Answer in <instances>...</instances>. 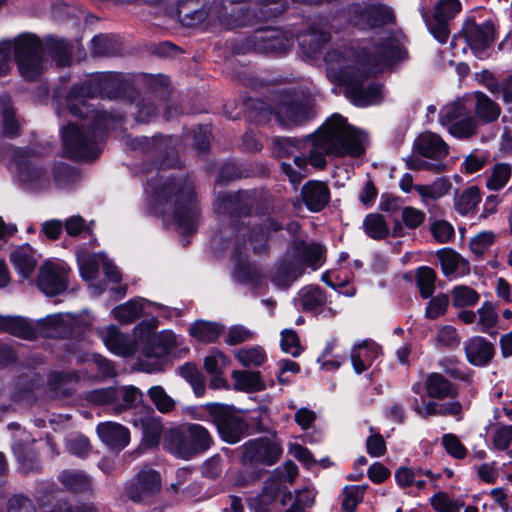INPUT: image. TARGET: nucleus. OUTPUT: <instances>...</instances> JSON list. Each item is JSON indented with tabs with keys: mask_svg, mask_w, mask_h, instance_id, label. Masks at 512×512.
<instances>
[{
	"mask_svg": "<svg viewBox=\"0 0 512 512\" xmlns=\"http://www.w3.org/2000/svg\"><path fill=\"white\" fill-rule=\"evenodd\" d=\"M242 459L246 463L274 464L282 454L280 444L270 438L250 440L242 447Z\"/></svg>",
	"mask_w": 512,
	"mask_h": 512,
	"instance_id": "obj_14",
	"label": "nucleus"
},
{
	"mask_svg": "<svg viewBox=\"0 0 512 512\" xmlns=\"http://www.w3.org/2000/svg\"><path fill=\"white\" fill-rule=\"evenodd\" d=\"M413 152L433 161H443L449 153V147L439 135L425 132L415 139Z\"/></svg>",
	"mask_w": 512,
	"mask_h": 512,
	"instance_id": "obj_21",
	"label": "nucleus"
},
{
	"mask_svg": "<svg viewBox=\"0 0 512 512\" xmlns=\"http://www.w3.org/2000/svg\"><path fill=\"white\" fill-rule=\"evenodd\" d=\"M18 180L28 189L36 190L48 185V175L40 158L29 149H17L12 160Z\"/></svg>",
	"mask_w": 512,
	"mask_h": 512,
	"instance_id": "obj_9",
	"label": "nucleus"
},
{
	"mask_svg": "<svg viewBox=\"0 0 512 512\" xmlns=\"http://www.w3.org/2000/svg\"><path fill=\"white\" fill-rule=\"evenodd\" d=\"M252 204V193L243 191L235 195L219 194L214 203V209L220 214L231 212L233 209L237 214H246L248 206Z\"/></svg>",
	"mask_w": 512,
	"mask_h": 512,
	"instance_id": "obj_28",
	"label": "nucleus"
},
{
	"mask_svg": "<svg viewBox=\"0 0 512 512\" xmlns=\"http://www.w3.org/2000/svg\"><path fill=\"white\" fill-rule=\"evenodd\" d=\"M234 356L245 367H259L267 359L264 349L259 346L236 350Z\"/></svg>",
	"mask_w": 512,
	"mask_h": 512,
	"instance_id": "obj_47",
	"label": "nucleus"
},
{
	"mask_svg": "<svg viewBox=\"0 0 512 512\" xmlns=\"http://www.w3.org/2000/svg\"><path fill=\"white\" fill-rule=\"evenodd\" d=\"M0 107L3 120L2 134L13 136L18 131L19 123L10 107V97L8 95L0 96Z\"/></svg>",
	"mask_w": 512,
	"mask_h": 512,
	"instance_id": "obj_50",
	"label": "nucleus"
},
{
	"mask_svg": "<svg viewBox=\"0 0 512 512\" xmlns=\"http://www.w3.org/2000/svg\"><path fill=\"white\" fill-rule=\"evenodd\" d=\"M366 134L349 125L340 114H334L326 120L321 128L305 140L309 157L295 156L293 164L281 163V171L290 182L297 185L307 176L308 162L316 168H324L326 155L335 157H360L366 149Z\"/></svg>",
	"mask_w": 512,
	"mask_h": 512,
	"instance_id": "obj_2",
	"label": "nucleus"
},
{
	"mask_svg": "<svg viewBox=\"0 0 512 512\" xmlns=\"http://www.w3.org/2000/svg\"><path fill=\"white\" fill-rule=\"evenodd\" d=\"M354 24L362 30L373 29L394 22V11L383 3L354 4L350 8Z\"/></svg>",
	"mask_w": 512,
	"mask_h": 512,
	"instance_id": "obj_13",
	"label": "nucleus"
},
{
	"mask_svg": "<svg viewBox=\"0 0 512 512\" xmlns=\"http://www.w3.org/2000/svg\"><path fill=\"white\" fill-rule=\"evenodd\" d=\"M302 200L312 212L321 211L329 202L328 187L319 181L307 182L301 190Z\"/></svg>",
	"mask_w": 512,
	"mask_h": 512,
	"instance_id": "obj_27",
	"label": "nucleus"
},
{
	"mask_svg": "<svg viewBox=\"0 0 512 512\" xmlns=\"http://www.w3.org/2000/svg\"><path fill=\"white\" fill-rule=\"evenodd\" d=\"M156 328L155 319L142 321L134 328L135 337L146 344L142 354L148 359L158 358L177 345V336L173 331L164 330L154 335Z\"/></svg>",
	"mask_w": 512,
	"mask_h": 512,
	"instance_id": "obj_10",
	"label": "nucleus"
},
{
	"mask_svg": "<svg viewBox=\"0 0 512 512\" xmlns=\"http://www.w3.org/2000/svg\"><path fill=\"white\" fill-rule=\"evenodd\" d=\"M365 233L376 240L383 239L389 234V227L384 217L377 213L368 214L363 221Z\"/></svg>",
	"mask_w": 512,
	"mask_h": 512,
	"instance_id": "obj_42",
	"label": "nucleus"
},
{
	"mask_svg": "<svg viewBox=\"0 0 512 512\" xmlns=\"http://www.w3.org/2000/svg\"><path fill=\"white\" fill-rule=\"evenodd\" d=\"M47 327L46 334L51 337H62L70 332L71 316L69 314L49 315L43 320Z\"/></svg>",
	"mask_w": 512,
	"mask_h": 512,
	"instance_id": "obj_43",
	"label": "nucleus"
},
{
	"mask_svg": "<svg viewBox=\"0 0 512 512\" xmlns=\"http://www.w3.org/2000/svg\"><path fill=\"white\" fill-rule=\"evenodd\" d=\"M220 437L227 443L239 442L247 429L246 422L229 410H221L215 416Z\"/></svg>",
	"mask_w": 512,
	"mask_h": 512,
	"instance_id": "obj_18",
	"label": "nucleus"
},
{
	"mask_svg": "<svg viewBox=\"0 0 512 512\" xmlns=\"http://www.w3.org/2000/svg\"><path fill=\"white\" fill-rule=\"evenodd\" d=\"M275 114L283 125H299L308 119L309 109L293 96L285 95L278 103Z\"/></svg>",
	"mask_w": 512,
	"mask_h": 512,
	"instance_id": "obj_23",
	"label": "nucleus"
},
{
	"mask_svg": "<svg viewBox=\"0 0 512 512\" xmlns=\"http://www.w3.org/2000/svg\"><path fill=\"white\" fill-rule=\"evenodd\" d=\"M213 438L200 424H188L183 429H171L165 435L167 450L177 458L188 460L210 449Z\"/></svg>",
	"mask_w": 512,
	"mask_h": 512,
	"instance_id": "obj_6",
	"label": "nucleus"
},
{
	"mask_svg": "<svg viewBox=\"0 0 512 512\" xmlns=\"http://www.w3.org/2000/svg\"><path fill=\"white\" fill-rule=\"evenodd\" d=\"M451 189L452 183L446 177H438L430 184H419L414 187L425 205L445 197Z\"/></svg>",
	"mask_w": 512,
	"mask_h": 512,
	"instance_id": "obj_31",
	"label": "nucleus"
},
{
	"mask_svg": "<svg viewBox=\"0 0 512 512\" xmlns=\"http://www.w3.org/2000/svg\"><path fill=\"white\" fill-rule=\"evenodd\" d=\"M448 305L449 297L443 293L438 294L429 301L425 315L429 319H436L446 313Z\"/></svg>",
	"mask_w": 512,
	"mask_h": 512,
	"instance_id": "obj_64",
	"label": "nucleus"
},
{
	"mask_svg": "<svg viewBox=\"0 0 512 512\" xmlns=\"http://www.w3.org/2000/svg\"><path fill=\"white\" fill-rule=\"evenodd\" d=\"M255 39L263 43L259 45V49L265 52L282 53L292 46V39L284 37L279 31L260 32Z\"/></svg>",
	"mask_w": 512,
	"mask_h": 512,
	"instance_id": "obj_34",
	"label": "nucleus"
},
{
	"mask_svg": "<svg viewBox=\"0 0 512 512\" xmlns=\"http://www.w3.org/2000/svg\"><path fill=\"white\" fill-rule=\"evenodd\" d=\"M481 201L480 191L476 186H471L455 198V208L466 215L471 212Z\"/></svg>",
	"mask_w": 512,
	"mask_h": 512,
	"instance_id": "obj_46",
	"label": "nucleus"
},
{
	"mask_svg": "<svg viewBox=\"0 0 512 512\" xmlns=\"http://www.w3.org/2000/svg\"><path fill=\"white\" fill-rule=\"evenodd\" d=\"M87 400L94 404L113 405L114 407L117 402V390L113 387L96 389L88 393Z\"/></svg>",
	"mask_w": 512,
	"mask_h": 512,
	"instance_id": "obj_62",
	"label": "nucleus"
},
{
	"mask_svg": "<svg viewBox=\"0 0 512 512\" xmlns=\"http://www.w3.org/2000/svg\"><path fill=\"white\" fill-rule=\"evenodd\" d=\"M478 330L489 335L495 334V328L498 323V313L495 306L491 302H484L477 310Z\"/></svg>",
	"mask_w": 512,
	"mask_h": 512,
	"instance_id": "obj_40",
	"label": "nucleus"
},
{
	"mask_svg": "<svg viewBox=\"0 0 512 512\" xmlns=\"http://www.w3.org/2000/svg\"><path fill=\"white\" fill-rule=\"evenodd\" d=\"M380 347L370 341H363L355 345L351 352V362L354 371L360 374L367 370L372 363L378 358Z\"/></svg>",
	"mask_w": 512,
	"mask_h": 512,
	"instance_id": "obj_29",
	"label": "nucleus"
},
{
	"mask_svg": "<svg viewBox=\"0 0 512 512\" xmlns=\"http://www.w3.org/2000/svg\"><path fill=\"white\" fill-rule=\"evenodd\" d=\"M486 87L491 93L501 96L504 103H512V75L502 79H490L486 82Z\"/></svg>",
	"mask_w": 512,
	"mask_h": 512,
	"instance_id": "obj_54",
	"label": "nucleus"
},
{
	"mask_svg": "<svg viewBox=\"0 0 512 512\" xmlns=\"http://www.w3.org/2000/svg\"><path fill=\"white\" fill-rule=\"evenodd\" d=\"M39 258L40 255L28 244L18 246L10 254V261L14 269L24 279L32 276Z\"/></svg>",
	"mask_w": 512,
	"mask_h": 512,
	"instance_id": "obj_26",
	"label": "nucleus"
},
{
	"mask_svg": "<svg viewBox=\"0 0 512 512\" xmlns=\"http://www.w3.org/2000/svg\"><path fill=\"white\" fill-rule=\"evenodd\" d=\"M464 36L474 54L482 58L494 39V28L490 22L481 25L467 23L464 27Z\"/></svg>",
	"mask_w": 512,
	"mask_h": 512,
	"instance_id": "obj_22",
	"label": "nucleus"
},
{
	"mask_svg": "<svg viewBox=\"0 0 512 512\" xmlns=\"http://www.w3.org/2000/svg\"><path fill=\"white\" fill-rule=\"evenodd\" d=\"M436 273L430 267H420L416 272V285L422 298L427 299L434 293Z\"/></svg>",
	"mask_w": 512,
	"mask_h": 512,
	"instance_id": "obj_48",
	"label": "nucleus"
},
{
	"mask_svg": "<svg viewBox=\"0 0 512 512\" xmlns=\"http://www.w3.org/2000/svg\"><path fill=\"white\" fill-rule=\"evenodd\" d=\"M117 42L112 36L97 35L91 40V52L95 56H109L117 51Z\"/></svg>",
	"mask_w": 512,
	"mask_h": 512,
	"instance_id": "obj_57",
	"label": "nucleus"
},
{
	"mask_svg": "<svg viewBox=\"0 0 512 512\" xmlns=\"http://www.w3.org/2000/svg\"><path fill=\"white\" fill-rule=\"evenodd\" d=\"M145 304H150V302L143 298H135L122 305L116 306L112 310V313L119 322L129 324L141 316Z\"/></svg>",
	"mask_w": 512,
	"mask_h": 512,
	"instance_id": "obj_33",
	"label": "nucleus"
},
{
	"mask_svg": "<svg viewBox=\"0 0 512 512\" xmlns=\"http://www.w3.org/2000/svg\"><path fill=\"white\" fill-rule=\"evenodd\" d=\"M439 122L458 140H469L479 133V120L470 115L459 101L449 103L440 110Z\"/></svg>",
	"mask_w": 512,
	"mask_h": 512,
	"instance_id": "obj_7",
	"label": "nucleus"
},
{
	"mask_svg": "<svg viewBox=\"0 0 512 512\" xmlns=\"http://www.w3.org/2000/svg\"><path fill=\"white\" fill-rule=\"evenodd\" d=\"M405 163L408 169L420 171L426 170L434 173H441L447 169L443 161H428L422 159L417 153H413L405 158Z\"/></svg>",
	"mask_w": 512,
	"mask_h": 512,
	"instance_id": "obj_51",
	"label": "nucleus"
},
{
	"mask_svg": "<svg viewBox=\"0 0 512 512\" xmlns=\"http://www.w3.org/2000/svg\"><path fill=\"white\" fill-rule=\"evenodd\" d=\"M329 39V34L317 27L309 28L298 37L300 49L308 58L316 57Z\"/></svg>",
	"mask_w": 512,
	"mask_h": 512,
	"instance_id": "obj_30",
	"label": "nucleus"
},
{
	"mask_svg": "<svg viewBox=\"0 0 512 512\" xmlns=\"http://www.w3.org/2000/svg\"><path fill=\"white\" fill-rule=\"evenodd\" d=\"M405 53L393 37L366 48L361 56L350 49H331L324 57L326 74L331 81L346 87V97L354 105L378 104L382 99L381 86L372 77L403 59Z\"/></svg>",
	"mask_w": 512,
	"mask_h": 512,
	"instance_id": "obj_1",
	"label": "nucleus"
},
{
	"mask_svg": "<svg viewBox=\"0 0 512 512\" xmlns=\"http://www.w3.org/2000/svg\"><path fill=\"white\" fill-rule=\"evenodd\" d=\"M254 332L243 325H233L228 328L225 342L229 345H238L253 338Z\"/></svg>",
	"mask_w": 512,
	"mask_h": 512,
	"instance_id": "obj_63",
	"label": "nucleus"
},
{
	"mask_svg": "<svg viewBox=\"0 0 512 512\" xmlns=\"http://www.w3.org/2000/svg\"><path fill=\"white\" fill-rule=\"evenodd\" d=\"M238 233L237 239L233 242H229L231 257L234 261L232 277L239 284L259 288L263 283V276L255 265L246 261V248L239 243V237L246 236V229H240Z\"/></svg>",
	"mask_w": 512,
	"mask_h": 512,
	"instance_id": "obj_11",
	"label": "nucleus"
},
{
	"mask_svg": "<svg viewBox=\"0 0 512 512\" xmlns=\"http://www.w3.org/2000/svg\"><path fill=\"white\" fill-rule=\"evenodd\" d=\"M96 431L101 441L112 450H122L130 442L129 430L116 422H102Z\"/></svg>",
	"mask_w": 512,
	"mask_h": 512,
	"instance_id": "obj_25",
	"label": "nucleus"
},
{
	"mask_svg": "<svg viewBox=\"0 0 512 512\" xmlns=\"http://www.w3.org/2000/svg\"><path fill=\"white\" fill-rule=\"evenodd\" d=\"M230 364V359L223 352L213 350L204 359V367L208 374H222L224 368Z\"/></svg>",
	"mask_w": 512,
	"mask_h": 512,
	"instance_id": "obj_59",
	"label": "nucleus"
},
{
	"mask_svg": "<svg viewBox=\"0 0 512 512\" xmlns=\"http://www.w3.org/2000/svg\"><path fill=\"white\" fill-rule=\"evenodd\" d=\"M468 362L474 366L488 365L495 355L494 344L481 336H474L464 344Z\"/></svg>",
	"mask_w": 512,
	"mask_h": 512,
	"instance_id": "obj_24",
	"label": "nucleus"
},
{
	"mask_svg": "<svg viewBox=\"0 0 512 512\" xmlns=\"http://www.w3.org/2000/svg\"><path fill=\"white\" fill-rule=\"evenodd\" d=\"M14 58L21 76L25 79L38 77L48 65L45 54H49L58 66H67L71 61L72 46L58 38L41 40L33 33H21L11 40Z\"/></svg>",
	"mask_w": 512,
	"mask_h": 512,
	"instance_id": "obj_4",
	"label": "nucleus"
},
{
	"mask_svg": "<svg viewBox=\"0 0 512 512\" xmlns=\"http://www.w3.org/2000/svg\"><path fill=\"white\" fill-rule=\"evenodd\" d=\"M280 344L282 351L290 354L293 357H298L302 352L299 337L294 330H283L281 333Z\"/></svg>",
	"mask_w": 512,
	"mask_h": 512,
	"instance_id": "obj_61",
	"label": "nucleus"
},
{
	"mask_svg": "<svg viewBox=\"0 0 512 512\" xmlns=\"http://www.w3.org/2000/svg\"><path fill=\"white\" fill-rule=\"evenodd\" d=\"M293 254L288 251L282 259L272 268L270 272V281L278 288H288L296 281L302 273V265L295 262Z\"/></svg>",
	"mask_w": 512,
	"mask_h": 512,
	"instance_id": "obj_19",
	"label": "nucleus"
},
{
	"mask_svg": "<svg viewBox=\"0 0 512 512\" xmlns=\"http://www.w3.org/2000/svg\"><path fill=\"white\" fill-rule=\"evenodd\" d=\"M475 97L476 102L474 109L478 120L484 123L496 121L501 114L500 106L482 92L475 93Z\"/></svg>",
	"mask_w": 512,
	"mask_h": 512,
	"instance_id": "obj_36",
	"label": "nucleus"
},
{
	"mask_svg": "<svg viewBox=\"0 0 512 512\" xmlns=\"http://www.w3.org/2000/svg\"><path fill=\"white\" fill-rule=\"evenodd\" d=\"M426 390L430 397L443 399L454 397L456 388L443 375L432 373L426 380Z\"/></svg>",
	"mask_w": 512,
	"mask_h": 512,
	"instance_id": "obj_37",
	"label": "nucleus"
},
{
	"mask_svg": "<svg viewBox=\"0 0 512 512\" xmlns=\"http://www.w3.org/2000/svg\"><path fill=\"white\" fill-rule=\"evenodd\" d=\"M96 333L109 351L122 357L133 355L137 351V345L143 343L135 335L130 337L121 333L115 325L98 327Z\"/></svg>",
	"mask_w": 512,
	"mask_h": 512,
	"instance_id": "obj_15",
	"label": "nucleus"
},
{
	"mask_svg": "<svg viewBox=\"0 0 512 512\" xmlns=\"http://www.w3.org/2000/svg\"><path fill=\"white\" fill-rule=\"evenodd\" d=\"M161 489V477L153 469L145 468L141 470L135 481L127 487V496L133 502H148Z\"/></svg>",
	"mask_w": 512,
	"mask_h": 512,
	"instance_id": "obj_16",
	"label": "nucleus"
},
{
	"mask_svg": "<svg viewBox=\"0 0 512 512\" xmlns=\"http://www.w3.org/2000/svg\"><path fill=\"white\" fill-rule=\"evenodd\" d=\"M234 387L244 392H258L265 389L264 381L258 371L235 370L232 372Z\"/></svg>",
	"mask_w": 512,
	"mask_h": 512,
	"instance_id": "obj_32",
	"label": "nucleus"
},
{
	"mask_svg": "<svg viewBox=\"0 0 512 512\" xmlns=\"http://www.w3.org/2000/svg\"><path fill=\"white\" fill-rule=\"evenodd\" d=\"M221 326L214 322L198 320L189 328V333L198 341L209 343L215 341L221 334Z\"/></svg>",
	"mask_w": 512,
	"mask_h": 512,
	"instance_id": "obj_39",
	"label": "nucleus"
},
{
	"mask_svg": "<svg viewBox=\"0 0 512 512\" xmlns=\"http://www.w3.org/2000/svg\"><path fill=\"white\" fill-rule=\"evenodd\" d=\"M288 252L293 254L295 262L301 263L302 273L305 267H310L312 270L319 269L325 261V248L315 242L306 243L298 239L294 240Z\"/></svg>",
	"mask_w": 512,
	"mask_h": 512,
	"instance_id": "obj_17",
	"label": "nucleus"
},
{
	"mask_svg": "<svg viewBox=\"0 0 512 512\" xmlns=\"http://www.w3.org/2000/svg\"><path fill=\"white\" fill-rule=\"evenodd\" d=\"M433 509L437 512H460L463 502L450 497L445 492H437L430 499Z\"/></svg>",
	"mask_w": 512,
	"mask_h": 512,
	"instance_id": "obj_55",
	"label": "nucleus"
},
{
	"mask_svg": "<svg viewBox=\"0 0 512 512\" xmlns=\"http://www.w3.org/2000/svg\"><path fill=\"white\" fill-rule=\"evenodd\" d=\"M107 257L104 254H90L86 251H80L77 253V261L79 265V271L81 277L90 281L97 277L99 265L103 266V261Z\"/></svg>",
	"mask_w": 512,
	"mask_h": 512,
	"instance_id": "obj_35",
	"label": "nucleus"
},
{
	"mask_svg": "<svg viewBox=\"0 0 512 512\" xmlns=\"http://www.w3.org/2000/svg\"><path fill=\"white\" fill-rule=\"evenodd\" d=\"M365 485L346 486L343 490L342 509L345 512H354L357 505L363 500Z\"/></svg>",
	"mask_w": 512,
	"mask_h": 512,
	"instance_id": "obj_56",
	"label": "nucleus"
},
{
	"mask_svg": "<svg viewBox=\"0 0 512 512\" xmlns=\"http://www.w3.org/2000/svg\"><path fill=\"white\" fill-rule=\"evenodd\" d=\"M462 9L460 0H440L434 7L436 19L452 20Z\"/></svg>",
	"mask_w": 512,
	"mask_h": 512,
	"instance_id": "obj_60",
	"label": "nucleus"
},
{
	"mask_svg": "<svg viewBox=\"0 0 512 512\" xmlns=\"http://www.w3.org/2000/svg\"><path fill=\"white\" fill-rule=\"evenodd\" d=\"M117 390V402L113 410L116 413H122L123 411L132 408L141 400V392L134 386H127L116 388Z\"/></svg>",
	"mask_w": 512,
	"mask_h": 512,
	"instance_id": "obj_45",
	"label": "nucleus"
},
{
	"mask_svg": "<svg viewBox=\"0 0 512 512\" xmlns=\"http://www.w3.org/2000/svg\"><path fill=\"white\" fill-rule=\"evenodd\" d=\"M131 423L142 431L143 443L146 446L153 447L158 445L163 432V425L152 410L137 412L133 416Z\"/></svg>",
	"mask_w": 512,
	"mask_h": 512,
	"instance_id": "obj_20",
	"label": "nucleus"
},
{
	"mask_svg": "<svg viewBox=\"0 0 512 512\" xmlns=\"http://www.w3.org/2000/svg\"><path fill=\"white\" fill-rule=\"evenodd\" d=\"M451 299L454 307L464 308L476 305L480 295L469 286L458 285L452 288Z\"/></svg>",
	"mask_w": 512,
	"mask_h": 512,
	"instance_id": "obj_44",
	"label": "nucleus"
},
{
	"mask_svg": "<svg viewBox=\"0 0 512 512\" xmlns=\"http://www.w3.org/2000/svg\"><path fill=\"white\" fill-rule=\"evenodd\" d=\"M149 397L161 413H169L175 407L174 400L161 386H153L148 391Z\"/></svg>",
	"mask_w": 512,
	"mask_h": 512,
	"instance_id": "obj_58",
	"label": "nucleus"
},
{
	"mask_svg": "<svg viewBox=\"0 0 512 512\" xmlns=\"http://www.w3.org/2000/svg\"><path fill=\"white\" fill-rule=\"evenodd\" d=\"M146 192L151 195L155 214L172 222L181 232L191 233L199 222V210L194 189L186 179H169L162 176L148 182Z\"/></svg>",
	"mask_w": 512,
	"mask_h": 512,
	"instance_id": "obj_3",
	"label": "nucleus"
},
{
	"mask_svg": "<svg viewBox=\"0 0 512 512\" xmlns=\"http://www.w3.org/2000/svg\"><path fill=\"white\" fill-rule=\"evenodd\" d=\"M108 128V115L97 114L93 128L69 123L62 129L65 154L70 158L92 160L101 151L100 143Z\"/></svg>",
	"mask_w": 512,
	"mask_h": 512,
	"instance_id": "obj_5",
	"label": "nucleus"
},
{
	"mask_svg": "<svg viewBox=\"0 0 512 512\" xmlns=\"http://www.w3.org/2000/svg\"><path fill=\"white\" fill-rule=\"evenodd\" d=\"M60 481L70 490L83 491L89 488V478L81 471L65 470L59 476Z\"/></svg>",
	"mask_w": 512,
	"mask_h": 512,
	"instance_id": "obj_52",
	"label": "nucleus"
},
{
	"mask_svg": "<svg viewBox=\"0 0 512 512\" xmlns=\"http://www.w3.org/2000/svg\"><path fill=\"white\" fill-rule=\"evenodd\" d=\"M120 75L117 73H106L100 79L90 80L87 83L76 85L67 95L65 105L73 115L84 117L89 113L86 106L88 98L107 91L114 82H119Z\"/></svg>",
	"mask_w": 512,
	"mask_h": 512,
	"instance_id": "obj_8",
	"label": "nucleus"
},
{
	"mask_svg": "<svg viewBox=\"0 0 512 512\" xmlns=\"http://www.w3.org/2000/svg\"><path fill=\"white\" fill-rule=\"evenodd\" d=\"M441 268L445 276L450 277L459 274L467 268V262L456 252L444 249L438 253Z\"/></svg>",
	"mask_w": 512,
	"mask_h": 512,
	"instance_id": "obj_41",
	"label": "nucleus"
},
{
	"mask_svg": "<svg viewBox=\"0 0 512 512\" xmlns=\"http://www.w3.org/2000/svg\"><path fill=\"white\" fill-rule=\"evenodd\" d=\"M298 305L306 311H318L326 303V296L319 287L308 286L298 292Z\"/></svg>",
	"mask_w": 512,
	"mask_h": 512,
	"instance_id": "obj_38",
	"label": "nucleus"
},
{
	"mask_svg": "<svg viewBox=\"0 0 512 512\" xmlns=\"http://www.w3.org/2000/svg\"><path fill=\"white\" fill-rule=\"evenodd\" d=\"M0 329L22 338H30L33 334L31 326L20 317H1Z\"/></svg>",
	"mask_w": 512,
	"mask_h": 512,
	"instance_id": "obj_49",
	"label": "nucleus"
},
{
	"mask_svg": "<svg viewBox=\"0 0 512 512\" xmlns=\"http://www.w3.org/2000/svg\"><path fill=\"white\" fill-rule=\"evenodd\" d=\"M70 269L61 260H47L39 268L37 286L46 296H55L68 288Z\"/></svg>",
	"mask_w": 512,
	"mask_h": 512,
	"instance_id": "obj_12",
	"label": "nucleus"
},
{
	"mask_svg": "<svg viewBox=\"0 0 512 512\" xmlns=\"http://www.w3.org/2000/svg\"><path fill=\"white\" fill-rule=\"evenodd\" d=\"M511 176V166L508 164L499 163L496 164L488 177L486 186L489 190H500L508 182Z\"/></svg>",
	"mask_w": 512,
	"mask_h": 512,
	"instance_id": "obj_53",
	"label": "nucleus"
}]
</instances>
